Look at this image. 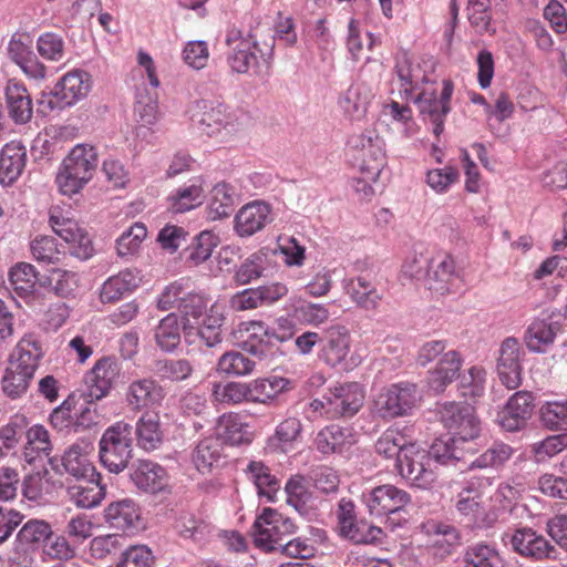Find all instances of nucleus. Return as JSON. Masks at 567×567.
I'll return each mask as SVG.
<instances>
[{
  "instance_id": "nucleus-1",
  "label": "nucleus",
  "mask_w": 567,
  "mask_h": 567,
  "mask_svg": "<svg viewBox=\"0 0 567 567\" xmlns=\"http://www.w3.org/2000/svg\"><path fill=\"white\" fill-rule=\"evenodd\" d=\"M291 18L280 22L274 31L268 24L257 22L248 30L233 27L227 31V63L233 72L258 74L262 66L269 69L274 60L276 37L292 45L297 41Z\"/></svg>"
},
{
  "instance_id": "nucleus-2",
  "label": "nucleus",
  "mask_w": 567,
  "mask_h": 567,
  "mask_svg": "<svg viewBox=\"0 0 567 567\" xmlns=\"http://www.w3.org/2000/svg\"><path fill=\"white\" fill-rule=\"evenodd\" d=\"M97 163L94 147L84 144L74 146L56 175L60 192L68 196L78 194L92 179Z\"/></svg>"
},
{
  "instance_id": "nucleus-3",
  "label": "nucleus",
  "mask_w": 567,
  "mask_h": 567,
  "mask_svg": "<svg viewBox=\"0 0 567 567\" xmlns=\"http://www.w3.org/2000/svg\"><path fill=\"white\" fill-rule=\"evenodd\" d=\"M133 427L125 422H116L107 427L99 442V458L110 472H123L133 457Z\"/></svg>"
},
{
  "instance_id": "nucleus-4",
  "label": "nucleus",
  "mask_w": 567,
  "mask_h": 567,
  "mask_svg": "<svg viewBox=\"0 0 567 567\" xmlns=\"http://www.w3.org/2000/svg\"><path fill=\"white\" fill-rule=\"evenodd\" d=\"M439 414L453 442L475 447L473 441L478 437L481 425L472 406L447 402L442 404Z\"/></svg>"
},
{
  "instance_id": "nucleus-5",
  "label": "nucleus",
  "mask_w": 567,
  "mask_h": 567,
  "mask_svg": "<svg viewBox=\"0 0 567 567\" xmlns=\"http://www.w3.org/2000/svg\"><path fill=\"white\" fill-rule=\"evenodd\" d=\"M352 157L362 174L378 179L385 165L384 141L375 131L368 130L349 140Z\"/></svg>"
},
{
  "instance_id": "nucleus-6",
  "label": "nucleus",
  "mask_w": 567,
  "mask_h": 567,
  "mask_svg": "<svg viewBox=\"0 0 567 567\" xmlns=\"http://www.w3.org/2000/svg\"><path fill=\"white\" fill-rule=\"evenodd\" d=\"M396 468L400 476L410 485L422 489L432 488L437 480L431 455L414 443L403 450Z\"/></svg>"
},
{
  "instance_id": "nucleus-7",
  "label": "nucleus",
  "mask_w": 567,
  "mask_h": 567,
  "mask_svg": "<svg viewBox=\"0 0 567 567\" xmlns=\"http://www.w3.org/2000/svg\"><path fill=\"white\" fill-rule=\"evenodd\" d=\"M255 544L267 551L279 550L286 537L296 532V525L289 518L271 508H265L256 519Z\"/></svg>"
},
{
  "instance_id": "nucleus-8",
  "label": "nucleus",
  "mask_w": 567,
  "mask_h": 567,
  "mask_svg": "<svg viewBox=\"0 0 567 567\" xmlns=\"http://www.w3.org/2000/svg\"><path fill=\"white\" fill-rule=\"evenodd\" d=\"M429 81L426 62L413 58L403 51L396 54L391 80L392 90L395 89L402 99H409Z\"/></svg>"
},
{
  "instance_id": "nucleus-9",
  "label": "nucleus",
  "mask_w": 567,
  "mask_h": 567,
  "mask_svg": "<svg viewBox=\"0 0 567 567\" xmlns=\"http://www.w3.org/2000/svg\"><path fill=\"white\" fill-rule=\"evenodd\" d=\"M370 515L377 517H388L392 522L391 515L404 512L406 506L411 504V495L395 485H379L362 494Z\"/></svg>"
},
{
  "instance_id": "nucleus-10",
  "label": "nucleus",
  "mask_w": 567,
  "mask_h": 567,
  "mask_svg": "<svg viewBox=\"0 0 567 567\" xmlns=\"http://www.w3.org/2000/svg\"><path fill=\"white\" fill-rule=\"evenodd\" d=\"M421 398V392L415 383L399 382L391 384L380 393L377 406L383 417H396L410 413Z\"/></svg>"
},
{
  "instance_id": "nucleus-11",
  "label": "nucleus",
  "mask_w": 567,
  "mask_h": 567,
  "mask_svg": "<svg viewBox=\"0 0 567 567\" xmlns=\"http://www.w3.org/2000/svg\"><path fill=\"white\" fill-rule=\"evenodd\" d=\"M203 109L199 124L208 136L217 135L221 131L236 132L248 118L243 110L223 103L205 102Z\"/></svg>"
},
{
  "instance_id": "nucleus-12",
  "label": "nucleus",
  "mask_w": 567,
  "mask_h": 567,
  "mask_svg": "<svg viewBox=\"0 0 567 567\" xmlns=\"http://www.w3.org/2000/svg\"><path fill=\"white\" fill-rule=\"evenodd\" d=\"M453 89L452 81L444 80L440 96L433 90L422 91L413 99L423 118L429 120L434 125L433 133L436 136H440L444 131V120L451 111L450 102Z\"/></svg>"
},
{
  "instance_id": "nucleus-13",
  "label": "nucleus",
  "mask_w": 567,
  "mask_h": 567,
  "mask_svg": "<svg viewBox=\"0 0 567 567\" xmlns=\"http://www.w3.org/2000/svg\"><path fill=\"white\" fill-rule=\"evenodd\" d=\"M351 350L350 331L342 324H332L321 333L319 359L331 368H348Z\"/></svg>"
},
{
  "instance_id": "nucleus-14",
  "label": "nucleus",
  "mask_w": 567,
  "mask_h": 567,
  "mask_svg": "<svg viewBox=\"0 0 567 567\" xmlns=\"http://www.w3.org/2000/svg\"><path fill=\"white\" fill-rule=\"evenodd\" d=\"M504 544H509L513 551L522 557L534 560L549 558L555 550L554 546L540 534L530 527H519L507 532L503 536Z\"/></svg>"
},
{
  "instance_id": "nucleus-15",
  "label": "nucleus",
  "mask_w": 567,
  "mask_h": 567,
  "mask_svg": "<svg viewBox=\"0 0 567 567\" xmlns=\"http://www.w3.org/2000/svg\"><path fill=\"white\" fill-rule=\"evenodd\" d=\"M461 281L455 261L450 255L445 252L432 255V264L424 285L430 291L444 296L456 291Z\"/></svg>"
},
{
  "instance_id": "nucleus-16",
  "label": "nucleus",
  "mask_w": 567,
  "mask_h": 567,
  "mask_svg": "<svg viewBox=\"0 0 567 567\" xmlns=\"http://www.w3.org/2000/svg\"><path fill=\"white\" fill-rule=\"evenodd\" d=\"M50 224L53 231L70 245L72 256L82 260L92 257V240L74 219L51 213Z\"/></svg>"
},
{
  "instance_id": "nucleus-17",
  "label": "nucleus",
  "mask_w": 567,
  "mask_h": 567,
  "mask_svg": "<svg viewBox=\"0 0 567 567\" xmlns=\"http://www.w3.org/2000/svg\"><path fill=\"white\" fill-rule=\"evenodd\" d=\"M165 398V391L153 378L132 380L124 393L126 406L132 412H141L159 406Z\"/></svg>"
},
{
  "instance_id": "nucleus-18",
  "label": "nucleus",
  "mask_w": 567,
  "mask_h": 567,
  "mask_svg": "<svg viewBox=\"0 0 567 567\" xmlns=\"http://www.w3.org/2000/svg\"><path fill=\"white\" fill-rule=\"evenodd\" d=\"M324 399L331 417H348L360 410L364 394L359 383L350 382L329 389Z\"/></svg>"
},
{
  "instance_id": "nucleus-19",
  "label": "nucleus",
  "mask_w": 567,
  "mask_h": 567,
  "mask_svg": "<svg viewBox=\"0 0 567 567\" xmlns=\"http://www.w3.org/2000/svg\"><path fill=\"white\" fill-rule=\"evenodd\" d=\"M524 352L516 338H506L499 348L497 374L501 382L509 390L522 383V357Z\"/></svg>"
},
{
  "instance_id": "nucleus-20",
  "label": "nucleus",
  "mask_w": 567,
  "mask_h": 567,
  "mask_svg": "<svg viewBox=\"0 0 567 567\" xmlns=\"http://www.w3.org/2000/svg\"><path fill=\"white\" fill-rule=\"evenodd\" d=\"M244 327L247 339L243 341L241 348L258 359H264L271 354L274 348L286 340L285 337L279 336L275 329L268 327L262 321L245 322Z\"/></svg>"
},
{
  "instance_id": "nucleus-21",
  "label": "nucleus",
  "mask_w": 567,
  "mask_h": 567,
  "mask_svg": "<svg viewBox=\"0 0 567 567\" xmlns=\"http://www.w3.org/2000/svg\"><path fill=\"white\" fill-rule=\"evenodd\" d=\"M534 406V396L530 392L514 393L498 414L499 425L508 432L519 431L530 419Z\"/></svg>"
},
{
  "instance_id": "nucleus-22",
  "label": "nucleus",
  "mask_w": 567,
  "mask_h": 567,
  "mask_svg": "<svg viewBox=\"0 0 567 567\" xmlns=\"http://www.w3.org/2000/svg\"><path fill=\"white\" fill-rule=\"evenodd\" d=\"M133 484L145 493L157 494L168 486L166 470L150 460H137L133 463L130 473Z\"/></svg>"
},
{
  "instance_id": "nucleus-23",
  "label": "nucleus",
  "mask_w": 567,
  "mask_h": 567,
  "mask_svg": "<svg viewBox=\"0 0 567 567\" xmlns=\"http://www.w3.org/2000/svg\"><path fill=\"white\" fill-rule=\"evenodd\" d=\"M92 451L93 445L87 440H80L69 446L62 456V465L65 472L75 480L100 477L89 457Z\"/></svg>"
},
{
  "instance_id": "nucleus-24",
  "label": "nucleus",
  "mask_w": 567,
  "mask_h": 567,
  "mask_svg": "<svg viewBox=\"0 0 567 567\" xmlns=\"http://www.w3.org/2000/svg\"><path fill=\"white\" fill-rule=\"evenodd\" d=\"M272 220L270 206L252 202L243 206L235 216V230L240 237H249Z\"/></svg>"
},
{
  "instance_id": "nucleus-25",
  "label": "nucleus",
  "mask_w": 567,
  "mask_h": 567,
  "mask_svg": "<svg viewBox=\"0 0 567 567\" xmlns=\"http://www.w3.org/2000/svg\"><path fill=\"white\" fill-rule=\"evenodd\" d=\"M355 442V434L352 429L332 424L317 433L313 444L318 452L329 455L333 453L341 454Z\"/></svg>"
},
{
  "instance_id": "nucleus-26",
  "label": "nucleus",
  "mask_w": 567,
  "mask_h": 567,
  "mask_svg": "<svg viewBox=\"0 0 567 567\" xmlns=\"http://www.w3.org/2000/svg\"><path fill=\"white\" fill-rule=\"evenodd\" d=\"M91 89V76L82 70L68 72L54 86V96L60 97V106H71L85 97Z\"/></svg>"
},
{
  "instance_id": "nucleus-27",
  "label": "nucleus",
  "mask_w": 567,
  "mask_h": 567,
  "mask_svg": "<svg viewBox=\"0 0 567 567\" xmlns=\"http://www.w3.org/2000/svg\"><path fill=\"white\" fill-rule=\"evenodd\" d=\"M120 375L117 362L109 357L100 359L86 380L90 384V396L96 400L104 398L113 388Z\"/></svg>"
},
{
  "instance_id": "nucleus-28",
  "label": "nucleus",
  "mask_w": 567,
  "mask_h": 567,
  "mask_svg": "<svg viewBox=\"0 0 567 567\" xmlns=\"http://www.w3.org/2000/svg\"><path fill=\"white\" fill-rule=\"evenodd\" d=\"M66 495L79 508L96 507L105 497V488L100 484L99 477L76 478L74 484L66 487Z\"/></svg>"
},
{
  "instance_id": "nucleus-29",
  "label": "nucleus",
  "mask_w": 567,
  "mask_h": 567,
  "mask_svg": "<svg viewBox=\"0 0 567 567\" xmlns=\"http://www.w3.org/2000/svg\"><path fill=\"white\" fill-rule=\"evenodd\" d=\"M43 355L44 350L39 338L33 333H28L16 344L9 362L17 369L21 368L34 374Z\"/></svg>"
},
{
  "instance_id": "nucleus-30",
  "label": "nucleus",
  "mask_w": 567,
  "mask_h": 567,
  "mask_svg": "<svg viewBox=\"0 0 567 567\" xmlns=\"http://www.w3.org/2000/svg\"><path fill=\"white\" fill-rule=\"evenodd\" d=\"M476 449L472 445L464 446L461 443L453 442L452 437L439 439L426 451L431 455L433 464L456 465L463 463L468 468V457L475 453Z\"/></svg>"
},
{
  "instance_id": "nucleus-31",
  "label": "nucleus",
  "mask_w": 567,
  "mask_h": 567,
  "mask_svg": "<svg viewBox=\"0 0 567 567\" xmlns=\"http://www.w3.org/2000/svg\"><path fill=\"white\" fill-rule=\"evenodd\" d=\"M462 359L457 351L449 350L439 359L434 370L429 372V386L435 392L441 393L451 384L460 373Z\"/></svg>"
},
{
  "instance_id": "nucleus-32",
  "label": "nucleus",
  "mask_w": 567,
  "mask_h": 567,
  "mask_svg": "<svg viewBox=\"0 0 567 567\" xmlns=\"http://www.w3.org/2000/svg\"><path fill=\"white\" fill-rule=\"evenodd\" d=\"M27 161V150L20 142L6 144L0 152V182L14 183L22 174Z\"/></svg>"
},
{
  "instance_id": "nucleus-33",
  "label": "nucleus",
  "mask_w": 567,
  "mask_h": 567,
  "mask_svg": "<svg viewBox=\"0 0 567 567\" xmlns=\"http://www.w3.org/2000/svg\"><path fill=\"white\" fill-rule=\"evenodd\" d=\"M179 321L183 324L184 338L188 343H195L193 330L202 322L207 302L204 297L196 293H187L177 305Z\"/></svg>"
},
{
  "instance_id": "nucleus-34",
  "label": "nucleus",
  "mask_w": 567,
  "mask_h": 567,
  "mask_svg": "<svg viewBox=\"0 0 567 567\" xmlns=\"http://www.w3.org/2000/svg\"><path fill=\"white\" fill-rule=\"evenodd\" d=\"M104 518L112 528L126 532L137 527L141 512L134 501L125 498L111 503L104 509Z\"/></svg>"
},
{
  "instance_id": "nucleus-35",
  "label": "nucleus",
  "mask_w": 567,
  "mask_h": 567,
  "mask_svg": "<svg viewBox=\"0 0 567 567\" xmlns=\"http://www.w3.org/2000/svg\"><path fill=\"white\" fill-rule=\"evenodd\" d=\"M217 435L219 441L231 446L250 444L254 437L247 423L241 421L238 414H223L217 422Z\"/></svg>"
},
{
  "instance_id": "nucleus-36",
  "label": "nucleus",
  "mask_w": 567,
  "mask_h": 567,
  "mask_svg": "<svg viewBox=\"0 0 567 567\" xmlns=\"http://www.w3.org/2000/svg\"><path fill=\"white\" fill-rule=\"evenodd\" d=\"M7 106L10 117L17 124L28 123L33 114L32 99L27 87L9 81L6 87Z\"/></svg>"
},
{
  "instance_id": "nucleus-37",
  "label": "nucleus",
  "mask_w": 567,
  "mask_h": 567,
  "mask_svg": "<svg viewBox=\"0 0 567 567\" xmlns=\"http://www.w3.org/2000/svg\"><path fill=\"white\" fill-rule=\"evenodd\" d=\"M142 281L141 272L136 269H125L117 275L110 277L102 286L101 301L114 302L121 299L126 292L133 291Z\"/></svg>"
},
{
  "instance_id": "nucleus-38",
  "label": "nucleus",
  "mask_w": 567,
  "mask_h": 567,
  "mask_svg": "<svg viewBox=\"0 0 567 567\" xmlns=\"http://www.w3.org/2000/svg\"><path fill=\"white\" fill-rule=\"evenodd\" d=\"M348 292L351 300L361 309L375 310L383 295L374 282L365 275H359L351 278L348 282Z\"/></svg>"
},
{
  "instance_id": "nucleus-39",
  "label": "nucleus",
  "mask_w": 567,
  "mask_h": 567,
  "mask_svg": "<svg viewBox=\"0 0 567 567\" xmlns=\"http://www.w3.org/2000/svg\"><path fill=\"white\" fill-rule=\"evenodd\" d=\"M9 282L13 292L22 298H33L39 286L38 272L33 265L18 262L9 270Z\"/></svg>"
},
{
  "instance_id": "nucleus-40",
  "label": "nucleus",
  "mask_w": 567,
  "mask_h": 567,
  "mask_svg": "<svg viewBox=\"0 0 567 567\" xmlns=\"http://www.w3.org/2000/svg\"><path fill=\"white\" fill-rule=\"evenodd\" d=\"M137 444L145 451L156 450L163 441L159 415L155 412H145L136 422L135 429Z\"/></svg>"
},
{
  "instance_id": "nucleus-41",
  "label": "nucleus",
  "mask_w": 567,
  "mask_h": 567,
  "mask_svg": "<svg viewBox=\"0 0 567 567\" xmlns=\"http://www.w3.org/2000/svg\"><path fill=\"white\" fill-rule=\"evenodd\" d=\"M236 193L234 187L227 183H219L210 190V198L207 206V218L219 220L230 216L234 210Z\"/></svg>"
},
{
  "instance_id": "nucleus-42",
  "label": "nucleus",
  "mask_w": 567,
  "mask_h": 567,
  "mask_svg": "<svg viewBox=\"0 0 567 567\" xmlns=\"http://www.w3.org/2000/svg\"><path fill=\"white\" fill-rule=\"evenodd\" d=\"M290 384L288 379L272 375L249 382L250 402L270 404Z\"/></svg>"
},
{
  "instance_id": "nucleus-43",
  "label": "nucleus",
  "mask_w": 567,
  "mask_h": 567,
  "mask_svg": "<svg viewBox=\"0 0 567 567\" xmlns=\"http://www.w3.org/2000/svg\"><path fill=\"white\" fill-rule=\"evenodd\" d=\"M559 327L545 319H536L525 333L526 347L533 352H545L555 340Z\"/></svg>"
},
{
  "instance_id": "nucleus-44",
  "label": "nucleus",
  "mask_w": 567,
  "mask_h": 567,
  "mask_svg": "<svg viewBox=\"0 0 567 567\" xmlns=\"http://www.w3.org/2000/svg\"><path fill=\"white\" fill-rule=\"evenodd\" d=\"M182 331L183 324L179 321L178 315L175 312L167 315L159 321L155 330L157 346L166 352L175 350L181 342Z\"/></svg>"
},
{
  "instance_id": "nucleus-45",
  "label": "nucleus",
  "mask_w": 567,
  "mask_h": 567,
  "mask_svg": "<svg viewBox=\"0 0 567 567\" xmlns=\"http://www.w3.org/2000/svg\"><path fill=\"white\" fill-rule=\"evenodd\" d=\"M514 449L503 442H494L484 453L468 460V470L498 468L512 458Z\"/></svg>"
},
{
  "instance_id": "nucleus-46",
  "label": "nucleus",
  "mask_w": 567,
  "mask_h": 567,
  "mask_svg": "<svg viewBox=\"0 0 567 567\" xmlns=\"http://www.w3.org/2000/svg\"><path fill=\"white\" fill-rule=\"evenodd\" d=\"M256 362L239 351L225 352L217 362L216 371L226 377H245L254 372Z\"/></svg>"
},
{
  "instance_id": "nucleus-47",
  "label": "nucleus",
  "mask_w": 567,
  "mask_h": 567,
  "mask_svg": "<svg viewBox=\"0 0 567 567\" xmlns=\"http://www.w3.org/2000/svg\"><path fill=\"white\" fill-rule=\"evenodd\" d=\"M462 561L463 567H503V559L497 549L484 543L468 546Z\"/></svg>"
},
{
  "instance_id": "nucleus-48",
  "label": "nucleus",
  "mask_w": 567,
  "mask_h": 567,
  "mask_svg": "<svg viewBox=\"0 0 567 567\" xmlns=\"http://www.w3.org/2000/svg\"><path fill=\"white\" fill-rule=\"evenodd\" d=\"M221 450L219 439L210 436L202 440L193 452V463L197 471L203 474L210 472L220 460Z\"/></svg>"
},
{
  "instance_id": "nucleus-49",
  "label": "nucleus",
  "mask_w": 567,
  "mask_h": 567,
  "mask_svg": "<svg viewBox=\"0 0 567 567\" xmlns=\"http://www.w3.org/2000/svg\"><path fill=\"white\" fill-rule=\"evenodd\" d=\"M53 536L51 525L45 520L30 519L19 530L17 542L21 547L37 548Z\"/></svg>"
},
{
  "instance_id": "nucleus-50",
  "label": "nucleus",
  "mask_w": 567,
  "mask_h": 567,
  "mask_svg": "<svg viewBox=\"0 0 567 567\" xmlns=\"http://www.w3.org/2000/svg\"><path fill=\"white\" fill-rule=\"evenodd\" d=\"M52 450L48 430L42 425H33L27 432V444L24 457L28 463L34 462L37 457L49 456Z\"/></svg>"
},
{
  "instance_id": "nucleus-51",
  "label": "nucleus",
  "mask_w": 567,
  "mask_h": 567,
  "mask_svg": "<svg viewBox=\"0 0 567 567\" xmlns=\"http://www.w3.org/2000/svg\"><path fill=\"white\" fill-rule=\"evenodd\" d=\"M33 377V373L10 364L1 380L3 393L11 399L20 398L28 391Z\"/></svg>"
},
{
  "instance_id": "nucleus-52",
  "label": "nucleus",
  "mask_w": 567,
  "mask_h": 567,
  "mask_svg": "<svg viewBox=\"0 0 567 567\" xmlns=\"http://www.w3.org/2000/svg\"><path fill=\"white\" fill-rule=\"evenodd\" d=\"M204 189L200 184L194 183L181 187L175 194L168 197L169 209L174 213H185L202 205Z\"/></svg>"
},
{
  "instance_id": "nucleus-53",
  "label": "nucleus",
  "mask_w": 567,
  "mask_h": 567,
  "mask_svg": "<svg viewBox=\"0 0 567 567\" xmlns=\"http://www.w3.org/2000/svg\"><path fill=\"white\" fill-rule=\"evenodd\" d=\"M410 444L406 436L399 430L389 429L377 441L375 451L385 458H395L396 466L403 450Z\"/></svg>"
},
{
  "instance_id": "nucleus-54",
  "label": "nucleus",
  "mask_w": 567,
  "mask_h": 567,
  "mask_svg": "<svg viewBox=\"0 0 567 567\" xmlns=\"http://www.w3.org/2000/svg\"><path fill=\"white\" fill-rule=\"evenodd\" d=\"M247 474L255 483L258 493L268 498H271L280 487L279 481L262 462L251 461L247 466Z\"/></svg>"
},
{
  "instance_id": "nucleus-55",
  "label": "nucleus",
  "mask_w": 567,
  "mask_h": 567,
  "mask_svg": "<svg viewBox=\"0 0 567 567\" xmlns=\"http://www.w3.org/2000/svg\"><path fill=\"white\" fill-rule=\"evenodd\" d=\"M340 534L355 544H369L381 537L382 529L364 520L355 519L350 525H346L343 529L340 530Z\"/></svg>"
},
{
  "instance_id": "nucleus-56",
  "label": "nucleus",
  "mask_w": 567,
  "mask_h": 567,
  "mask_svg": "<svg viewBox=\"0 0 567 567\" xmlns=\"http://www.w3.org/2000/svg\"><path fill=\"white\" fill-rule=\"evenodd\" d=\"M147 236L146 227L141 223H135L128 230L122 234L116 241V251L120 257H126L135 254L142 241Z\"/></svg>"
},
{
  "instance_id": "nucleus-57",
  "label": "nucleus",
  "mask_w": 567,
  "mask_h": 567,
  "mask_svg": "<svg viewBox=\"0 0 567 567\" xmlns=\"http://www.w3.org/2000/svg\"><path fill=\"white\" fill-rule=\"evenodd\" d=\"M218 238L212 231H202L198 234L188 247V260L195 266L206 261L217 246Z\"/></svg>"
},
{
  "instance_id": "nucleus-58",
  "label": "nucleus",
  "mask_w": 567,
  "mask_h": 567,
  "mask_svg": "<svg viewBox=\"0 0 567 567\" xmlns=\"http://www.w3.org/2000/svg\"><path fill=\"white\" fill-rule=\"evenodd\" d=\"M31 252L38 261L45 264H56L64 255L59 249L55 239L50 236H40L32 240Z\"/></svg>"
},
{
  "instance_id": "nucleus-59",
  "label": "nucleus",
  "mask_w": 567,
  "mask_h": 567,
  "mask_svg": "<svg viewBox=\"0 0 567 567\" xmlns=\"http://www.w3.org/2000/svg\"><path fill=\"white\" fill-rule=\"evenodd\" d=\"M155 557L146 545H133L122 553L116 567H154Z\"/></svg>"
},
{
  "instance_id": "nucleus-60",
  "label": "nucleus",
  "mask_w": 567,
  "mask_h": 567,
  "mask_svg": "<svg viewBox=\"0 0 567 567\" xmlns=\"http://www.w3.org/2000/svg\"><path fill=\"white\" fill-rule=\"evenodd\" d=\"M24 419L16 416L0 427V458L14 450L23 435Z\"/></svg>"
},
{
  "instance_id": "nucleus-61",
  "label": "nucleus",
  "mask_w": 567,
  "mask_h": 567,
  "mask_svg": "<svg viewBox=\"0 0 567 567\" xmlns=\"http://www.w3.org/2000/svg\"><path fill=\"white\" fill-rule=\"evenodd\" d=\"M266 257L262 254H252L237 268L235 280L239 285H248L262 276Z\"/></svg>"
},
{
  "instance_id": "nucleus-62",
  "label": "nucleus",
  "mask_w": 567,
  "mask_h": 567,
  "mask_svg": "<svg viewBox=\"0 0 567 567\" xmlns=\"http://www.w3.org/2000/svg\"><path fill=\"white\" fill-rule=\"evenodd\" d=\"M540 420L549 430H566L567 402H547L540 409Z\"/></svg>"
},
{
  "instance_id": "nucleus-63",
  "label": "nucleus",
  "mask_w": 567,
  "mask_h": 567,
  "mask_svg": "<svg viewBox=\"0 0 567 567\" xmlns=\"http://www.w3.org/2000/svg\"><path fill=\"white\" fill-rule=\"evenodd\" d=\"M455 506L461 515L475 520L483 512L482 495L476 488L468 486L458 494Z\"/></svg>"
},
{
  "instance_id": "nucleus-64",
  "label": "nucleus",
  "mask_w": 567,
  "mask_h": 567,
  "mask_svg": "<svg viewBox=\"0 0 567 567\" xmlns=\"http://www.w3.org/2000/svg\"><path fill=\"white\" fill-rule=\"evenodd\" d=\"M567 447V433L549 435L532 445V451L538 462L553 457Z\"/></svg>"
}]
</instances>
